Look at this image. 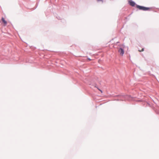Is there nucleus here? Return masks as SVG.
<instances>
[{
	"mask_svg": "<svg viewBox=\"0 0 159 159\" xmlns=\"http://www.w3.org/2000/svg\"><path fill=\"white\" fill-rule=\"evenodd\" d=\"M136 7L139 10H141L143 11H149L151 9V8L145 7L138 5H136Z\"/></svg>",
	"mask_w": 159,
	"mask_h": 159,
	"instance_id": "f257e3e1",
	"label": "nucleus"
},
{
	"mask_svg": "<svg viewBox=\"0 0 159 159\" xmlns=\"http://www.w3.org/2000/svg\"><path fill=\"white\" fill-rule=\"evenodd\" d=\"M125 48V46L123 44H122L120 46V48L118 50V52L121 56H123L124 54V49Z\"/></svg>",
	"mask_w": 159,
	"mask_h": 159,
	"instance_id": "f03ea898",
	"label": "nucleus"
},
{
	"mask_svg": "<svg viewBox=\"0 0 159 159\" xmlns=\"http://www.w3.org/2000/svg\"><path fill=\"white\" fill-rule=\"evenodd\" d=\"M2 20L4 24V25L6 26L7 24V21L5 20L3 17H2Z\"/></svg>",
	"mask_w": 159,
	"mask_h": 159,
	"instance_id": "7ed1b4c3",
	"label": "nucleus"
},
{
	"mask_svg": "<svg viewBox=\"0 0 159 159\" xmlns=\"http://www.w3.org/2000/svg\"><path fill=\"white\" fill-rule=\"evenodd\" d=\"M129 3L130 5L132 6H134L135 5V3L132 1H129Z\"/></svg>",
	"mask_w": 159,
	"mask_h": 159,
	"instance_id": "20e7f679",
	"label": "nucleus"
},
{
	"mask_svg": "<svg viewBox=\"0 0 159 159\" xmlns=\"http://www.w3.org/2000/svg\"><path fill=\"white\" fill-rule=\"evenodd\" d=\"M144 51V48H143L141 50H139V52H143Z\"/></svg>",
	"mask_w": 159,
	"mask_h": 159,
	"instance_id": "39448f33",
	"label": "nucleus"
},
{
	"mask_svg": "<svg viewBox=\"0 0 159 159\" xmlns=\"http://www.w3.org/2000/svg\"><path fill=\"white\" fill-rule=\"evenodd\" d=\"M98 2H102V0H97Z\"/></svg>",
	"mask_w": 159,
	"mask_h": 159,
	"instance_id": "423d86ee",
	"label": "nucleus"
},
{
	"mask_svg": "<svg viewBox=\"0 0 159 159\" xmlns=\"http://www.w3.org/2000/svg\"><path fill=\"white\" fill-rule=\"evenodd\" d=\"M88 60H89V61L91 60L90 58H88Z\"/></svg>",
	"mask_w": 159,
	"mask_h": 159,
	"instance_id": "0eeeda50",
	"label": "nucleus"
},
{
	"mask_svg": "<svg viewBox=\"0 0 159 159\" xmlns=\"http://www.w3.org/2000/svg\"><path fill=\"white\" fill-rule=\"evenodd\" d=\"M100 91L101 92H102V91L101 90H100Z\"/></svg>",
	"mask_w": 159,
	"mask_h": 159,
	"instance_id": "6e6552de",
	"label": "nucleus"
}]
</instances>
